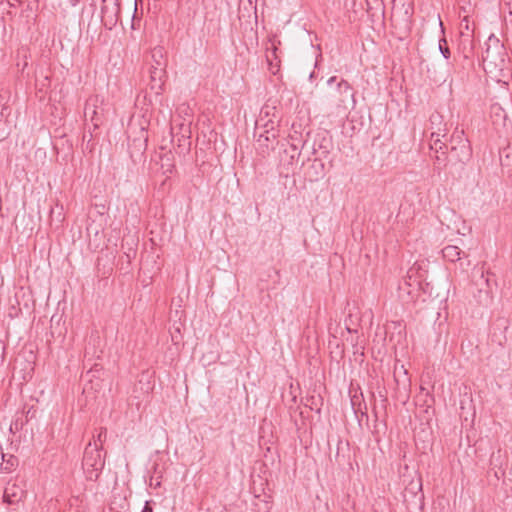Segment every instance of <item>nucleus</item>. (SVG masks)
I'll list each match as a JSON object with an SVG mask.
<instances>
[{
	"mask_svg": "<svg viewBox=\"0 0 512 512\" xmlns=\"http://www.w3.org/2000/svg\"><path fill=\"white\" fill-rule=\"evenodd\" d=\"M438 134L432 133L433 143L431 150L435 152V169L441 171L448 164H460V168L470 161L472 157V148L470 141L465 137L463 130H454L448 142H443L438 138Z\"/></svg>",
	"mask_w": 512,
	"mask_h": 512,
	"instance_id": "1",
	"label": "nucleus"
},
{
	"mask_svg": "<svg viewBox=\"0 0 512 512\" xmlns=\"http://www.w3.org/2000/svg\"><path fill=\"white\" fill-rule=\"evenodd\" d=\"M105 466V458L101 455L100 446L96 441L89 442L83 453L82 468L88 481H97Z\"/></svg>",
	"mask_w": 512,
	"mask_h": 512,
	"instance_id": "2",
	"label": "nucleus"
},
{
	"mask_svg": "<svg viewBox=\"0 0 512 512\" xmlns=\"http://www.w3.org/2000/svg\"><path fill=\"white\" fill-rule=\"evenodd\" d=\"M506 50L499 39L491 35L486 42V50L483 55L484 63H488L494 68L502 67L506 59Z\"/></svg>",
	"mask_w": 512,
	"mask_h": 512,
	"instance_id": "3",
	"label": "nucleus"
},
{
	"mask_svg": "<svg viewBox=\"0 0 512 512\" xmlns=\"http://www.w3.org/2000/svg\"><path fill=\"white\" fill-rule=\"evenodd\" d=\"M403 502L408 512H422L424 508V494L422 483L420 481L411 482L402 493Z\"/></svg>",
	"mask_w": 512,
	"mask_h": 512,
	"instance_id": "4",
	"label": "nucleus"
},
{
	"mask_svg": "<svg viewBox=\"0 0 512 512\" xmlns=\"http://www.w3.org/2000/svg\"><path fill=\"white\" fill-rule=\"evenodd\" d=\"M256 138L257 151L262 156L269 154L274 149V144L277 143L278 130L276 128L264 129L263 131H254Z\"/></svg>",
	"mask_w": 512,
	"mask_h": 512,
	"instance_id": "5",
	"label": "nucleus"
},
{
	"mask_svg": "<svg viewBox=\"0 0 512 512\" xmlns=\"http://www.w3.org/2000/svg\"><path fill=\"white\" fill-rule=\"evenodd\" d=\"M26 495L25 481L18 482L16 479L7 483L3 492V502L8 505H17L25 499Z\"/></svg>",
	"mask_w": 512,
	"mask_h": 512,
	"instance_id": "6",
	"label": "nucleus"
},
{
	"mask_svg": "<svg viewBox=\"0 0 512 512\" xmlns=\"http://www.w3.org/2000/svg\"><path fill=\"white\" fill-rule=\"evenodd\" d=\"M337 91L340 94L338 106L347 108V102L350 101L352 108H354L356 104L355 94L352 87L346 80L342 79L337 83Z\"/></svg>",
	"mask_w": 512,
	"mask_h": 512,
	"instance_id": "7",
	"label": "nucleus"
},
{
	"mask_svg": "<svg viewBox=\"0 0 512 512\" xmlns=\"http://www.w3.org/2000/svg\"><path fill=\"white\" fill-rule=\"evenodd\" d=\"M367 14L372 22L383 20L385 16V5L383 0H365Z\"/></svg>",
	"mask_w": 512,
	"mask_h": 512,
	"instance_id": "8",
	"label": "nucleus"
},
{
	"mask_svg": "<svg viewBox=\"0 0 512 512\" xmlns=\"http://www.w3.org/2000/svg\"><path fill=\"white\" fill-rule=\"evenodd\" d=\"M310 181H317L325 175V165L322 160L315 158L307 170Z\"/></svg>",
	"mask_w": 512,
	"mask_h": 512,
	"instance_id": "9",
	"label": "nucleus"
},
{
	"mask_svg": "<svg viewBox=\"0 0 512 512\" xmlns=\"http://www.w3.org/2000/svg\"><path fill=\"white\" fill-rule=\"evenodd\" d=\"M459 49L462 51L465 58H470L474 50V39L472 33H464L460 36Z\"/></svg>",
	"mask_w": 512,
	"mask_h": 512,
	"instance_id": "10",
	"label": "nucleus"
},
{
	"mask_svg": "<svg viewBox=\"0 0 512 512\" xmlns=\"http://www.w3.org/2000/svg\"><path fill=\"white\" fill-rule=\"evenodd\" d=\"M157 66H153L150 71V77L152 84V89H154L156 86L158 88H161V80L165 73L164 68L162 67V63L158 60H155Z\"/></svg>",
	"mask_w": 512,
	"mask_h": 512,
	"instance_id": "11",
	"label": "nucleus"
},
{
	"mask_svg": "<svg viewBox=\"0 0 512 512\" xmlns=\"http://www.w3.org/2000/svg\"><path fill=\"white\" fill-rule=\"evenodd\" d=\"M96 102H97V98H95V99L91 98L86 102L85 107H84L85 117L90 116L91 121L94 122L95 128H97L99 125L98 124V121H99L98 112L96 111Z\"/></svg>",
	"mask_w": 512,
	"mask_h": 512,
	"instance_id": "12",
	"label": "nucleus"
},
{
	"mask_svg": "<svg viewBox=\"0 0 512 512\" xmlns=\"http://www.w3.org/2000/svg\"><path fill=\"white\" fill-rule=\"evenodd\" d=\"M0 465H4L3 469L6 472H11L18 466V458L14 455L0 452Z\"/></svg>",
	"mask_w": 512,
	"mask_h": 512,
	"instance_id": "13",
	"label": "nucleus"
},
{
	"mask_svg": "<svg viewBox=\"0 0 512 512\" xmlns=\"http://www.w3.org/2000/svg\"><path fill=\"white\" fill-rule=\"evenodd\" d=\"M461 253V249L454 245H448L442 249L443 258L451 262L460 260Z\"/></svg>",
	"mask_w": 512,
	"mask_h": 512,
	"instance_id": "14",
	"label": "nucleus"
},
{
	"mask_svg": "<svg viewBox=\"0 0 512 512\" xmlns=\"http://www.w3.org/2000/svg\"><path fill=\"white\" fill-rule=\"evenodd\" d=\"M319 139L315 141L313 145V153H316L318 150L322 151L324 156H327L330 152L331 141L325 135H318Z\"/></svg>",
	"mask_w": 512,
	"mask_h": 512,
	"instance_id": "15",
	"label": "nucleus"
},
{
	"mask_svg": "<svg viewBox=\"0 0 512 512\" xmlns=\"http://www.w3.org/2000/svg\"><path fill=\"white\" fill-rule=\"evenodd\" d=\"M276 110V107L265 105L261 111L259 119L256 121L255 124V132L257 133L260 130V123L263 122L266 119H271L270 116H275L274 111Z\"/></svg>",
	"mask_w": 512,
	"mask_h": 512,
	"instance_id": "16",
	"label": "nucleus"
},
{
	"mask_svg": "<svg viewBox=\"0 0 512 512\" xmlns=\"http://www.w3.org/2000/svg\"><path fill=\"white\" fill-rule=\"evenodd\" d=\"M276 50L277 49L274 47L272 49V51H269L267 53V56H266L267 62L269 65V70L274 75L279 71V67H280V60L278 59V56L276 55Z\"/></svg>",
	"mask_w": 512,
	"mask_h": 512,
	"instance_id": "17",
	"label": "nucleus"
},
{
	"mask_svg": "<svg viewBox=\"0 0 512 512\" xmlns=\"http://www.w3.org/2000/svg\"><path fill=\"white\" fill-rule=\"evenodd\" d=\"M103 372V366L101 364H94L84 375L83 377L92 382L93 378H99L100 374Z\"/></svg>",
	"mask_w": 512,
	"mask_h": 512,
	"instance_id": "18",
	"label": "nucleus"
},
{
	"mask_svg": "<svg viewBox=\"0 0 512 512\" xmlns=\"http://www.w3.org/2000/svg\"><path fill=\"white\" fill-rule=\"evenodd\" d=\"M439 51L441 52L445 59L450 58V49L448 47L447 40L444 37L439 40Z\"/></svg>",
	"mask_w": 512,
	"mask_h": 512,
	"instance_id": "19",
	"label": "nucleus"
},
{
	"mask_svg": "<svg viewBox=\"0 0 512 512\" xmlns=\"http://www.w3.org/2000/svg\"><path fill=\"white\" fill-rule=\"evenodd\" d=\"M106 438H107V430L106 428H100V431L99 433L97 434V436L93 437V441H96L98 443V445L100 446V449H102V445L103 443L106 441Z\"/></svg>",
	"mask_w": 512,
	"mask_h": 512,
	"instance_id": "20",
	"label": "nucleus"
},
{
	"mask_svg": "<svg viewBox=\"0 0 512 512\" xmlns=\"http://www.w3.org/2000/svg\"><path fill=\"white\" fill-rule=\"evenodd\" d=\"M472 33L473 34V30L470 29V25H469V19L467 16H465L462 20H461V23H460V36H463L464 33Z\"/></svg>",
	"mask_w": 512,
	"mask_h": 512,
	"instance_id": "21",
	"label": "nucleus"
},
{
	"mask_svg": "<svg viewBox=\"0 0 512 512\" xmlns=\"http://www.w3.org/2000/svg\"><path fill=\"white\" fill-rule=\"evenodd\" d=\"M269 128H276L275 121L273 119H266L260 123V131H263L264 129H269Z\"/></svg>",
	"mask_w": 512,
	"mask_h": 512,
	"instance_id": "22",
	"label": "nucleus"
},
{
	"mask_svg": "<svg viewBox=\"0 0 512 512\" xmlns=\"http://www.w3.org/2000/svg\"><path fill=\"white\" fill-rule=\"evenodd\" d=\"M433 403H434V396L429 391H426L423 404L426 405L427 408H430Z\"/></svg>",
	"mask_w": 512,
	"mask_h": 512,
	"instance_id": "23",
	"label": "nucleus"
},
{
	"mask_svg": "<svg viewBox=\"0 0 512 512\" xmlns=\"http://www.w3.org/2000/svg\"><path fill=\"white\" fill-rule=\"evenodd\" d=\"M146 147H147V139L146 138L143 141H139V143H138L139 151H145Z\"/></svg>",
	"mask_w": 512,
	"mask_h": 512,
	"instance_id": "24",
	"label": "nucleus"
},
{
	"mask_svg": "<svg viewBox=\"0 0 512 512\" xmlns=\"http://www.w3.org/2000/svg\"><path fill=\"white\" fill-rule=\"evenodd\" d=\"M156 56H159L160 58L163 57V54H162V48L158 47V48H155L153 50V54H152V57L153 58H156Z\"/></svg>",
	"mask_w": 512,
	"mask_h": 512,
	"instance_id": "25",
	"label": "nucleus"
},
{
	"mask_svg": "<svg viewBox=\"0 0 512 512\" xmlns=\"http://www.w3.org/2000/svg\"><path fill=\"white\" fill-rule=\"evenodd\" d=\"M142 512H153V509H152V507L150 505V502L147 501L145 503Z\"/></svg>",
	"mask_w": 512,
	"mask_h": 512,
	"instance_id": "26",
	"label": "nucleus"
},
{
	"mask_svg": "<svg viewBox=\"0 0 512 512\" xmlns=\"http://www.w3.org/2000/svg\"><path fill=\"white\" fill-rule=\"evenodd\" d=\"M345 327H346V330L349 332V333H357V329H353L351 328L350 324L348 323L347 320H345Z\"/></svg>",
	"mask_w": 512,
	"mask_h": 512,
	"instance_id": "27",
	"label": "nucleus"
},
{
	"mask_svg": "<svg viewBox=\"0 0 512 512\" xmlns=\"http://www.w3.org/2000/svg\"><path fill=\"white\" fill-rule=\"evenodd\" d=\"M150 485H151V486H152V485H154L155 487L160 486V481H159V479H158V478L154 479V477H151V479H150Z\"/></svg>",
	"mask_w": 512,
	"mask_h": 512,
	"instance_id": "28",
	"label": "nucleus"
},
{
	"mask_svg": "<svg viewBox=\"0 0 512 512\" xmlns=\"http://www.w3.org/2000/svg\"><path fill=\"white\" fill-rule=\"evenodd\" d=\"M481 278L485 281L488 287H490V278L484 276V272L481 273Z\"/></svg>",
	"mask_w": 512,
	"mask_h": 512,
	"instance_id": "29",
	"label": "nucleus"
},
{
	"mask_svg": "<svg viewBox=\"0 0 512 512\" xmlns=\"http://www.w3.org/2000/svg\"><path fill=\"white\" fill-rule=\"evenodd\" d=\"M499 110H501L499 106H492V111L495 113V115L499 116Z\"/></svg>",
	"mask_w": 512,
	"mask_h": 512,
	"instance_id": "30",
	"label": "nucleus"
},
{
	"mask_svg": "<svg viewBox=\"0 0 512 512\" xmlns=\"http://www.w3.org/2000/svg\"><path fill=\"white\" fill-rule=\"evenodd\" d=\"M336 81V76H332L330 77L328 80H327V84L328 85H331L332 83H334Z\"/></svg>",
	"mask_w": 512,
	"mask_h": 512,
	"instance_id": "31",
	"label": "nucleus"
},
{
	"mask_svg": "<svg viewBox=\"0 0 512 512\" xmlns=\"http://www.w3.org/2000/svg\"><path fill=\"white\" fill-rule=\"evenodd\" d=\"M379 394H380V397H382V401L387 402V397L385 395H382L381 392Z\"/></svg>",
	"mask_w": 512,
	"mask_h": 512,
	"instance_id": "32",
	"label": "nucleus"
},
{
	"mask_svg": "<svg viewBox=\"0 0 512 512\" xmlns=\"http://www.w3.org/2000/svg\"><path fill=\"white\" fill-rule=\"evenodd\" d=\"M152 387L150 386V383L148 382L147 383V388H146V393H149V390H151Z\"/></svg>",
	"mask_w": 512,
	"mask_h": 512,
	"instance_id": "33",
	"label": "nucleus"
},
{
	"mask_svg": "<svg viewBox=\"0 0 512 512\" xmlns=\"http://www.w3.org/2000/svg\"><path fill=\"white\" fill-rule=\"evenodd\" d=\"M355 400H356V396L352 397L351 398V403H352V406L354 407L355 406Z\"/></svg>",
	"mask_w": 512,
	"mask_h": 512,
	"instance_id": "34",
	"label": "nucleus"
},
{
	"mask_svg": "<svg viewBox=\"0 0 512 512\" xmlns=\"http://www.w3.org/2000/svg\"><path fill=\"white\" fill-rule=\"evenodd\" d=\"M364 408H365V410H367L366 404L364 405ZM362 416H367V412L366 411H362Z\"/></svg>",
	"mask_w": 512,
	"mask_h": 512,
	"instance_id": "35",
	"label": "nucleus"
},
{
	"mask_svg": "<svg viewBox=\"0 0 512 512\" xmlns=\"http://www.w3.org/2000/svg\"><path fill=\"white\" fill-rule=\"evenodd\" d=\"M269 510H270L269 503H268V502H266V512H269Z\"/></svg>",
	"mask_w": 512,
	"mask_h": 512,
	"instance_id": "36",
	"label": "nucleus"
},
{
	"mask_svg": "<svg viewBox=\"0 0 512 512\" xmlns=\"http://www.w3.org/2000/svg\"><path fill=\"white\" fill-rule=\"evenodd\" d=\"M105 10H106V7H102V8H101L102 13H104V12H105Z\"/></svg>",
	"mask_w": 512,
	"mask_h": 512,
	"instance_id": "37",
	"label": "nucleus"
}]
</instances>
